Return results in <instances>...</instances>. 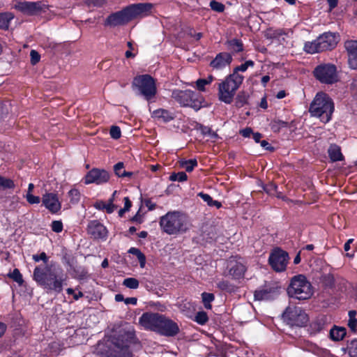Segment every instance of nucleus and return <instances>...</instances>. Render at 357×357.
Returning <instances> with one entry per match:
<instances>
[{"instance_id":"obj_1","label":"nucleus","mask_w":357,"mask_h":357,"mask_svg":"<svg viewBox=\"0 0 357 357\" xmlns=\"http://www.w3.org/2000/svg\"><path fill=\"white\" fill-rule=\"evenodd\" d=\"M33 279L47 292L54 291L59 294L66 284L67 276L56 262L51 261L46 266H36L33 273Z\"/></svg>"},{"instance_id":"obj_2","label":"nucleus","mask_w":357,"mask_h":357,"mask_svg":"<svg viewBox=\"0 0 357 357\" xmlns=\"http://www.w3.org/2000/svg\"><path fill=\"white\" fill-rule=\"evenodd\" d=\"M137 342L133 326L125 324L110 337L103 357H132L130 345Z\"/></svg>"},{"instance_id":"obj_3","label":"nucleus","mask_w":357,"mask_h":357,"mask_svg":"<svg viewBox=\"0 0 357 357\" xmlns=\"http://www.w3.org/2000/svg\"><path fill=\"white\" fill-rule=\"evenodd\" d=\"M161 230L169 235H178L187 232L190 228L188 216L179 211L167 212L160 218Z\"/></svg>"},{"instance_id":"obj_4","label":"nucleus","mask_w":357,"mask_h":357,"mask_svg":"<svg viewBox=\"0 0 357 357\" xmlns=\"http://www.w3.org/2000/svg\"><path fill=\"white\" fill-rule=\"evenodd\" d=\"M334 111L332 99L324 93H318L310 104L309 112L313 116L319 117L324 123H328Z\"/></svg>"},{"instance_id":"obj_5","label":"nucleus","mask_w":357,"mask_h":357,"mask_svg":"<svg viewBox=\"0 0 357 357\" xmlns=\"http://www.w3.org/2000/svg\"><path fill=\"white\" fill-rule=\"evenodd\" d=\"M244 77L240 74L231 73L218 84V98L220 101L230 104L236 91L243 81Z\"/></svg>"},{"instance_id":"obj_6","label":"nucleus","mask_w":357,"mask_h":357,"mask_svg":"<svg viewBox=\"0 0 357 357\" xmlns=\"http://www.w3.org/2000/svg\"><path fill=\"white\" fill-rule=\"evenodd\" d=\"M289 297L298 300L310 299L313 294L314 289L310 282L303 275L294 276L287 289Z\"/></svg>"},{"instance_id":"obj_7","label":"nucleus","mask_w":357,"mask_h":357,"mask_svg":"<svg viewBox=\"0 0 357 357\" xmlns=\"http://www.w3.org/2000/svg\"><path fill=\"white\" fill-rule=\"evenodd\" d=\"M339 41V36L335 33L326 32L320 35L311 42H306L304 50L308 54H315L320 52L334 49Z\"/></svg>"},{"instance_id":"obj_8","label":"nucleus","mask_w":357,"mask_h":357,"mask_svg":"<svg viewBox=\"0 0 357 357\" xmlns=\"http://www.w3.org/2000/svg\"><path fill=\"white\" fill-rule=\"evenodd\" d=\"M132 85L136 87L146 100L153 98L157 92L154 79L149 75H142L135 77Z\"/></svg>"},{"instance_id":"obj_9","label":"nucleus","mask_w":357,"mask_h":357,"mask_svg":"<svg viewBox=\"0 0 357 357\" xmlns=\"http://www.w3.org/2000/svg\"><path fill=\"white\" fill-rule=\"evenodd\" d=\"M172 98L183 107H190L196 111L202 107V101L198 98V95L191 90H174Z\"/></svg>"},{"instance_id":"obj_10","label":"nucleus","mask_w":357,"mask_h":357,"mask_svg":"<svg viewBox=\"0 0 357 357\" xmlns=\"http://www.w3.org/2000/svg\"><path fill=\"white\" fill-rule=\"evenodd\" d=\"M314 75L317 79L324 84H333L338 80L337 69L333 64L325 63L317 66Z\"/></svg>"},{"instance_id":"obj_11","label":"nucleus","mask_w":357,"mask_h":357,"mask_svg":"<svg viewBox=\"0 0 357 357\" xmlns=\"http://www.w3.org/2000/svg\"><path fill=\"white\" fill-rule=\"evenodd\" d=\"M283 317L292 326H304L308 322V317L305 312L298 307H288L283 314Z\"/></svg>"},{"instance_id":"obj_12","label":"nucleus","mask_w":357,"mask_h":357,"mask_svg":"<svg viewBox=\"0 0 357 357\" xmlns=\"http://www.w3.org/2000/svg\"><path fill=\"white\" fill-rule=\"evenodd\" d=\"M289 260L287 252L281 249H275L270 255L268 261L271 267L278 272L285 270Z\"/></svg>"},{"instance_id":"obj_13","label":"nucleus","mask_w":357,"mask_h":357,"mask_svg":"<svg viewBox=\"0 0 357 357\" xmlns=\"http://www.w3.org/2000/svg\"><path fill=\"white\" fill-rule=\"evenodd\" d=\"M163 314L155 312H145L139 317V324L146 330L156 332Z\"/></svg>"},{"instance_id":"obj_14","label":"nucleus","mask_w":357,"mask_h":357,"mask_svg":"<svg viewBox=\"0 0 357 357\" xmlns=\"http://www.w3.org/2000/svg\"><path fill=\"white\" fill-rule=\"evenodd\" d=\"M109 174L106 170L93 168L86 174L84 183L86 185L91 183L102 185L107 183L109 180Z\"/></svg>"},{"instance_id":"obj_15","label":"nucleus","mask_w":357,"mask_h":357,"mask_svg":"<svg viewBox=\"0 0 357 357\" xmlns=\"http://www.w3.org/2000/svg\"><path fill=\"white\" fill-rule=\"evenodd\" d=\"M88 235L93 240L105 241L107 238L108 230L98 220H91L86 228Z\"/></svg>"},{"instance_id":"obj_16","label":"nucleus","mask_w":357,"mask_h":357,"mask_svg":"<svg viewBox=\"0 0 357 357\" xmlns=\"http://www.w3.org/2000/svg\"><path fill=\"white\" fill-rule=\"evenodd\" d=\"M179 332L178 324L163 315L156 333L165 336H174Z\"/></svg>"},{"instance_id":"obj_17","label":"nucleus","mask_w":357,"mask_h":357,"mask_svg":"<svg viewBox=\"0 0 357 357\" xmlns=\"http://www.w3.org/2000/svg\"><path fill=\"white\" fill-rule=\"evenodd\" d=\"M228 272L225 275L231 277L234 280H239L244 277L246 268L245 265L234 258H230L227 262Z\"/></svg>"},{"instance_id":"obj_18","label":"nucleus","mask_w":357,"mask_h":357,"mask_svg":"<svg viewBox=\"0 0 357 357\" xmlns=\"http://www.w3.org/2000/svg\"><path fill=\"white\" fill-rule=\"evenodd\" d=\"M42 202L45 207L52 213H57L61 208V204L59 200L57 195L52 192L43 195Z\"/></svg>"},{"instance_id":"obj_19","label":"nucleus","mask_w":357,"mask_h":357,"mask_svg":"<svg viewBox=\"0 0 357 357\" xmlns=\"http://www.w3.org/2000/svg\"><path fill=\"white\" fill-rule=\"evenodd\" d=\"M280 289L278 286H266L255 291V298L258 301L271 300L279 295Z\"/></svg>"},{"instance_id":"obj_20","label":"nucleus","mask_w":357,"mask_h":357,"mask_svg":"<svg viewBox=\"0 0 357 357\" xmlns=\"http://www.w3.org/2000/svg\"><path fill=\"white\" fill-rule=\"evenodd\" d=\"M131 16L128 8L122 11L109 15L107 19V24L110 26L123 24L131 20Z\"/></svg>"},{"instance_id":"obj_21","label":"nucleus","mask_w":357,"mask_h":357,"mask_svg":"<svg viewBox=\"0 0 357 357\" xmlns=\"http://www.w3.org/2000/svg\"><path fill=\"white\" fill-rule=\"evenodd\" d=\"M348 55V63L351 68L357 69V40H350L344 43Z\"/></svg>"},{"instance_id":"obj_22","label":"nucleus","mask_w":357,"mask_h":357,"mask_svg":"<svg viewBox=\"0 0 357 357\" xmlns=\"http://www.w3.org/2000/svg\"><path fill=\"white\" fill-rule=\"evenodd\" d=\"M153 8L150 3L132 4L128 7L131 18L138 16L144 17L148 15Z\"/></svg>"},{"instance_id":"obj_23","label":"nucleus","mask_w":357,"mask_h":357,"mask_svg":"<svg viewBox=\"0 0 357 357\" xmlns=\"http://www.w3.org/2000/svg\"><path fill=\"white\" fill-rule=\"evenodd\" d=\"M232 61V57L227 52H220L216 55L210 63V66L214 70H221L229 66Z\"/></svg>"},{"instance_id":"obj_24","label":"nucleus","mask_w":357,"mask_h":357,"mask_svg":"<svg viewBox=\"0 0 357 357\" xmlns=\"http://www.w3.org/2000/svg\"><path fill=\"white\" fill-rule=\"evenodd\" d=\"M15 8L22 13L29 15L37 14L41 10L39 3L29 1L19 2L15 6Z\"/></svg>"},{"instance_id":"obj_25","label":"nucleus","mask_w":357,"mask_h":357,"mask_svg":"<svg viewBox=\"0 0 357 357\" xmlns=\"http://www.w3.org/2000/svg\"><path fill=\"white\" fill-rule=\"evenodd\" d=\"M151 116L155 120L167 123L174 119V114L165 109H155L152 112Z\"/></svg>"},{"instance_id":"obj_26","label":"nucleus","mask_w":357,"mask_h":357,"mask_svg":"<svg viewBox=\"0 0 357 357\" xmlns=\"http://www.w3.org/2000/svg\"><path fill=\"white\" fill-rule=\"evenodd\" d=\"M116 191H114L112 197L110 198L108 201V203H105L104 202H97L94 206L96 208L99 210H105L107 213H112L114 212V211L117 208L116 206H115L114 202V197L116 195Z\"/></svg>"},{"instance_id":"obj_27","label":"nucleus","mask_w":357,"mask_h":357,"mask_svg":"<svg viewBox=\"0 0 357 357\" xmlns=\"http://www.w3.org/2000/svg\"><path fill=\"white\" fill-rule=\"evenodd\" d=\"M328 155L331 160L333 162L341 161L343 160V155L341 153L340 147L336 144H332L328 149Z\"/></svg>"},{"instance_id":"obj_28","label":"nucleus","mask_w":357,"mask_h":357,"mask_svg":"<svg viewBox=\"0 0 357 357\" xmlns=\"http://www.w3.org/2000/svg\"><path fill=\"white\" fill-rule=\"evenodd\" d=\"M14 18V15L11 13H0V29L6 30L8 29L10 21Z\"/></svg>"},{"instance_id":"obj_29","label":"nucleus","mask_w":357,"mask_h":357,"mask_svg":"<svg viewBox=\"0 0 357 357\" xmlns=\"http://www.w3.org/2000/svg\"><path fill=\"white\" fill-rule=\"evenodd\" d=\"M214 79H215V77L212 75H209L205 79H198L195 82L197 89L199 91H202V92L205 91H206L205 86L206 85L211 84L213 82Z\"/></svg>"},{"instance_id":"obj_30","label":"nucleus","mask_w":357,"mask_h":357,"mask_svg":"<svg viewBox=\"0 0 357 357\" xmlns=\"http://www.w3.org/2000/svg\"><path fill=\"white\" fill-rule=\"evenodd\" d=\"M217 287L221 291L226 292H233L235 291V286L228 280L221 279L216 282Z\"/></svg>"},{"instance_id":"obj_31","label":"nucleus","mask_w":357,"mask_h":357,"mask_svg":"<svg viewBox=\"0 0 357 357\" xmlns=\"http://www.w3.org/2000/svg\"><path fill=\"white\" fill-rule=\"evenodd\" d=\"M346 335V331L344 328L334 327L330 331V335L332 340L340 341L343 339Z\"/></svg>"},{"instance_id":"obj_32","label":"nucleus","mask_w":357,"mask_h":357,"mask_svg":"<svg viewBox=\"0 0 357 357\" xmlns=\"http://www.w3.org/2000/svg\"><path fill=\"white\" fill-rule=\"evenodd\" d=\"M68 197L70 199V204L75 205L79 203L81 199V193L77 188H72L68 192Z\"/></svg>"},{"instance_id":"obj_33","label":"nucleus","mask_w":357,"mask_h":357,"mask_svg":"<svg viewBox=\"0 0 357 357\" xmlns=\"http://www.w3.org/2000/svg\"><path fill=\"white\" fill-rule=\"evenodd\" d=\"M229 48L234 52H240L243 50V45L240 40L232 39L227 42Z\"/></svg>"},{"instance_id":"obj_34","label":"nucleus","mask_w":357,"mask_h":357,"mask_svg":"<svg viewBox=\"0 0 357 357\" xmlns=\"http://www.w3.org/2000/svg\"><path fill=\"white\" fill-rule=\"evenodd\" d=\"M202 302L206 309H211V303L214 301L215 296L211 293L204 292L202 294Z\"/></svg>"},{"instance_id":"obj_35","label":"nucleus","mask_w":357,"mask_h":357,"mask_svg":"<svg viewBox=\"0 0 357 357\" xmlns=\"http://www.w3.org/2000/svg\"><path fill=\"white\" fill-rule=\"evenodd\" d=\"M129 252L137 256L139 261L140 266L144 268L146 264V257L144 255L139 249L135 248H131L129 250Z\"/></svg>"},{"instance_id":"obj_36","label":"nucleus","mask_w":357,"mask_h":357,"mask_svg":"<svg viewBox=\"0 0 357 357\" xmlns=\"http://www.w3.org/2000/svg\"><path fill=\"white\" fill-rule=\"evenodd\" d=\"M15 186L13 180L0 176V190L13 189Z\"/></svg>"},{"instance_id":"obj_37","label":"nucleus","mask_w":357,"mask_h":357,"mask_svg":"<svg viewBox=\"0 0 357 357\" xmlns=\"http://www.w3.org/2000/svg\"><path fill=\"white\" fill-rule=\"evenodd\" d=\"M181 166L185 171L190 172L193 170V169L197 166V161L195 159H191L188 160H183L181 162Z\"/></svg>"},{"instance_id":"obj_38","label":"nucleus","mask_w":357,"mask_h":357,"mask_svg":"<svg viewBox=\"0 0 357 357\" xmlns=\"http://www.w3.org/2000/svg\"><path fill=\"white\" fill-rule=\"evenodd\" d=\"M123 284L129 289H136L138 288L139 282L136 278H128L123 280Z\"/></svg>"},{"instance_id":"obj_39","label":"nucleus","mask_w":357,"mask_h":357,"mask_svg":"<svg viewBox=\"0 0 357 357\" xmlns=\"http://www.w3.org/2000/svg\"><path fill=\"white\" fill-rule=\"evenodd\" d=\"M349 357H357V340H351L347 345Z\"/></svg>"},{"instance_id":"obj_40","label":"nucleus","mask_w":357,"mask_h":357,"mask_svg":"<svg viewBox=\"0 0 357 357\" xmlns=\"http://www.w3.org/2000/svg\"><path fill=\"white\" fill-rule=\"evenodd\" d=\"M324 328V322L322 320H315L310 324L312 333H317Z\"/></svg>"},{"instance_id":"obj_41","label":"nucleus","mask_w":357,"mask_h":357,"mask_svg":"<svg viewBox=\"0 0 357 357\" xmlns=\"http://www.w3.org/2000/svg\"><path fill=\"white\" fill-rule=\"evenodd\" d=\"M32 258L36 262L43 261V264H41L40 266H46L47 264H50L51 263L49 262V257L44 252H41L39 255H33Z\"/></svg>"},{"instance_id":"obj_42","label":"nucleus","mask_w":357,"mask_h":357,"mask_svg":"<svg viewBox=\"0 0 357 357\" xmlns=\"http://www.w3.org/2000/svg\"><path fill=\"white\" fill-rule=\"evenodd\" d=\"M114 171L118 177H123L126 170L124 169V164L122 162H119L114 166Z\"/></svg>"},{"instance_id":"obj_43","label":"nucleus","mask_w":357,"mask_h":357,"mask_svg":"<svg viewBox=\"0 0 357 357\" xmlns=\"http://www.w3.org/2000/svg\"><path fill=\"white\" fill-rule=\"evenodd\" d=\"M254 66V62L252 61H251V60L247 61L244 63H242L241 65L236 67L234 69V71L232 73L239 74L238 73L239 71L245 72L249 66Z\"/></svg>"},{"instance_id":"obj_44","label":"nucleus","mask_w":357,"mask_h":357,"mask_svg":"<svg viewBox=\"0 0 357 357\" xmlns=\"http://www.w3.org/2000/svg\"><path fill=\"white\" fill-rule=\"evenodd\" d=\"M208 319L207 314L204 311L197 312L195 318V321L202 325L206 324Z\"/></svg>"},{"instance_id":"obj_45","label":"nucleus","mask_w":357,"mask_h":357,"mask_svg":"<svg viewBox=\"0 0 357 357\" xmlns=\"http://www.w3.org/2000/svg\"><path fill=\"white\" fill-rule=\"evenodd\" d=\"M324 284L327 287H333L335 283L334 277L331 274H326L322 278Z\"/></svg>"},{"instance_id":"obj_46","label":"nucleus","mask_w":357,"mask_h":357,"mask_svg":"<svg viewBox=\"0 0 357 357\" xmlns=\"http://www.w3.org/2000/svg\"><path fill=\"white\" fill-rule=\"evenodd\" d=\"M109 134L112 138L114 139H118L121 136V131L119 126H112L109 130Z\"/></svg>"},{"instance_id":"obj_47","label":"nucleus","mask_w":357,"mask_h":357,"mask_svg":"<svg viewBox=\"0 0 357 357\" xmlns=\"http://www.w3.org/2000/svg\"><path fill=\"white\" fill-rule=\"evenodd\" d=\"M170 179L172 181H177L179 182H183L188 179V176L185 172H178L177 174L171 175Z\"/></svg>"},{"instance_id":"obj_48","label":"nucleus","mask_w":357,"mask_h":357,"mask_svg":"<svg viewBox=\"0 0 357 357\" xmlns=\"http://www.w3.org/2000/svg\"><path fill=\"white\" fill-rule=\"evenodd\" d=\"M27 202L30 204H37L40 202V197L38 196H35L33 194H26L24 195Z\"/></svg>"},{"instance_id":"obj_49","label":"nucleus","mask_w":357,"mask_h":357,"mask_svg":"<svg viewBox=\"0 0 357 357\" xmlns=\"http://www.w3.org/2000/svg\"><path fill=\"white\" fill-rule=\"evenodd\" d=\"M247 100V96L244 93H240L236 98V106L238 107H243L245 104H246Z\"/></svg>"},{"instance_id":"obj_50","label":"nucleus","mask_w":357,"mask_h":357,"mask_svg":"<svg viewBox=\"0 0 357 357\" xmlns=\"http://www.w3.org/2000/svg\"><path fill=\"white\" fill-rule=\"evenodd\" d=\"M10 276L19 284H22L23 282L22 275L17 268L14 269Z\"/></svg>"},{"instance_id":"obj_51","label":"nucleus","mask_w":357,"mask_h":357,"mask_svg":"<svg viewBox=\"0 0 357 357\" xmlns=\"http://www.w3.org/2000/svg\"><path fill=\"white\" fill-rule=\"evenodd\" d=\"M210 6L212 10L217 12H222L225 9V6L222 3L215 0H213L210 2Z\"/></svg>"},{"instance_id":"obj_52","label":"nucleus","mask_w":357,"mask_h":357,"mask_svg":"<svg viewBox=\"0 0 357 357\" xmlns=\"http://www.w3.org/2000/svg\"><path fill=\"white\" fill-rule=\"evenodd\" d=\"M52 230L56 233H60L63 230V223L59 220H54L51 224Z\"/></svg>"},{"instance_id":"obj_53","label":"nucleus","mask_w":357,"mask_h":357,"mask_svg":"<svg viewBox=\"0 0 357 357\" xmlns=\"http://www.w3.org/2000/svg\"><path fill=\"white\" fill-rule=\"evenodd\" d=\"M30 56H31V63L33 65L36 64L39 62L40 56L38 54V52L36 50H31L30 52Z\"/></svg>"},{"instance_id":"obj_54","label":"nucleus","mask_w":357,"mask_h":357,"mask_svg":"<svg viewBox=\"0 0 357 357\" xmlns=\"http://www.w3.org/2000/svg\"><path fill=\"white\" fill-rule=\"evenodd\" d=\"M66 292L69 295H73L75 301H77L79 298L83 297L84 296L82 291H78L77 293H75L74 289H73L72 288L67 289Z\"/></svg>"},{"instance_id":"obj_55","label":"nucleus","mask_w":357,"mask_h":357,"mask_svg":"<svg viewBox=\"0 0 357 357\" xmlns=\"http://www.w3.org/2000/svg\"><path fill=\"white\" fill-rule=\"evenodd\" d=\"M201 131L204 135H209L211 137L215 138L218 137L217 134L213 132L211 128L208 127L202 126Z\"/></svg>"},{"instance_id":"obj_56","label":"nucleus","mask_w":357,"mask_h":357,"mask_svg":"<svg viewBox=\"0 0 357 357\" xmlns=\"http://www.w3.org/2000/svg\"><path fill=\"white\" fill-rule=\"evenodd\" d=\"M198 196L200 197L204 202L208 204V206H211L213 199L209 195L205 194L204 192H199Z\"/></svg>"},{"instance_id":"obj_57","label":"nucleus","mask_w":357,"mask_h":357,"mask_svg":"<svg viewBox=\"0 0 357 357\" xmlns=\"http://www.w3.org/2000/svg\"><path fill=\"white\" fill-rule=\"evenodd\" d=\"M128 47H129L128 50H127L125 53L126 58H134L135 56V54L132 52L133 50L132 44L131 42H128Z\"/></svg>"},{"instance_id":"obj_58","label":"nucleus","mask_w":357,"mask_h":357,"mask_svg":"<svg viewBox=\"0 0 357 357\" xmlns=\"http://www.w3.org/2000/svg\"><path fill=\"white\" fill-rule=\"evenodd\" d=\"M252 133V130L250 128H246L240 130V134L244 137H250Z\"/></svg>"},{"instance_id":"obj_59","label":"nucleus","mask_w":357,"mask_h":357,"mask_svg":"<svg viewBox=\"0 0 357 357\" xmlns=\"http://www.w3.org/2000/svg\"><path fill=\"white\" fill-rule=\"evenodd\" d=\"M348 326L353 332H356V328H357V319H349Z\"/></svg>"},{"instance_id":"obj_60","label":"nucleus","mask_w":357,"mask_h":357,"mask_svg":"<svg viewBox=\"0 0 357 357\" xmlns=\"http://www.w3.org/2000/svg\"><path fill=\"white\" fill-rule=\"evenodd\" d=\"M137 299L135 297H130V298H127L124 300V303L126 305H137Z\"/></svg>"},{"instance_id":"obj_61","label":"nucleus","mask_w":357,"mask_h":357,"mask_svg":"<svg viewBox=\"0 0 357 357\" xmlns=\"http://www.w3.org/2000/svg\"><path fill=\"white\" fill-rule=\"evenodd\" d=\"M124 207L123 208L128 211L132 206V203L128 197H124Z\"/></svg>"},{"instance_id":"obj_62","label":"nucleus","mask_w":357,"mask_h":357,"mask_svg":"<svg viewBox=\"0 0 357 357\" xmlns=\"http://www.w3.org/2000/svg\"><path fill=\"white\" fill-rule=\"evenodd\" d=\"M261 146L264 148L266 150H273V147L271 146L269 143L266 140H262L260 142Z\"/></svg>"},{"instance_id":"obj_63","label":"nucleus","mask_w":357,"mask_h":357,"mask_svg":"<svg viewBox=\"0 0 357 357\" xmlns=\"http://www.w3.org/2000/svg\"><path fill=\"white\" fill-rule=\"evenodd\" d=\"M7 326L3 322H0V337H1L6 331Z\"/></svg>"},{"instance_id":"obj_64","label":"nucleus","mask_w":357,"mask_h":357,"mask_svg":"<svg viewBox=\"0 0 357 357\" xmlns=\"http://www.w3.org/2000/svg\"><path fill=\"white\" fill-rule=\"evenodd\" d=\"M330 9L332 10L337 6L338 0H327Z\"/></svg>"}]
</instances>
